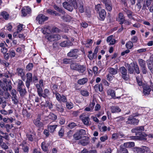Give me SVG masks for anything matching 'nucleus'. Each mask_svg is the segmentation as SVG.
<instances>
[{"instance_id": "58", "label": "nucleus", "mask_w": 153, "mask_h": 153, "mask_svg": "<svg viewBox=\"0 0 153 153\" xmlns=\"http://www.w3.org/2000/svg\"><path fill=\"white\" fill-rule=\"evenodd\" d=\"M73 105L71 102H67L66 103V107L68 109L72 108L73 107Z\"/></svg>"}, {"instance_id": "8", "label": "nucleus", "mask_w": 153, "mask_h": 153, "mask_svg": "<svg viewBox=\"0 0 153 153\" xmlns=\"http://www.w3.org/2000/svg\"><path fill=\"white\" fill-rule=\"evenodd\" d=\"M41 119V116L40 114H39L37 118L33 120V123L36 126L38 127H41L43 126V123L40 120Z\"/></svg>"}, {"instance_id": "25", "label": "nucleus", "mask_w": 153, "mask_h": 153, "mask_svg": "<svg viewBox=\"0 0 153 153\" xmlns=\"http://www.w3.org/2000/svg\"><path fill=\"white\" fill-rule=\"evenodd\" d=\"M51 32V27L49 26H47L45 27L44 28V30L43 31V33L44 34L46 33L50 34Z\"/></svg>"}, {"instance_id": "17", "label": "nucleus", "mask_w": 153, "mask_h": 153, "mask_svg": "<svg viewBox=\"0 0 153 153\" xmlns=\"http://www.w3.org/2000/svg\"><path fill=\"white\" fill-rule=\"evenodd\" d=\"M113 35H110L108 36L107 39V42L109 45H113L116 42V40L112 38Z\"/></svg>"}, {"instance_id": "15", "label": "nucleus", "mask_w": 153, "mask_h": 153, "mask_svg": "<svg viewBox=\"0 0 153 153\" xmlns=\"http://www.w3.org/2000/svg\"><path fill=\"white\" fill-rule=\"evenodd\" d=\"M84 139L79 141V143L81 144L82 146H86L88 144L89 141V138L86 137H84Z\"/></svg>"}, {"instance_id": "39", "label": "nucleus", "mask_w": 153, "mask_h": 153, "mask_svg": "<svg viewBox=\"0 0 153 153\" xmlns=\"http://www.w3.org/2000/svg\"><path fill=\"white\" fill-rule=\"evenodd\" d=\"M17 91L19 92L20 96L21 97L24 96L27 92L25 88H23V89H22L18 90Z\"/></svg>"}, {"instance_id": "32", "label": "nucleus", "mask_w": 153, "mask_h": 153, "mask_svg": "<svg viewBox=\"0 0 153 153\" xmlns=\"http://www.w3.org/2000/svg\"><path fill=\"white\" fill-rule=\"evenodd\" d=\"M42 149L44 152H47L48 150V145L45 142H42L41 145Z\"/></svg>"}, {"instance_id": "51", "label": "nucleus", "mask_w": 153, "mask_h": 153, "mask_svg": "<svg viewBox=\"0 0 153 153\" xmlns=\"http://www.w3.org/2000/svg\"><path fill=\"white\" fill-rule=\"evenodd\" d=\"M11 94L12 95L11 97H14L17 96V92L16 91L15 89H13L11 91Z\"/></svg>"}, {"instance_id": "21", "label": "nucleus", "mask_w": 153, "mask_h": 153, "mask_svg": "<svg viewBox=\"0 0 153 153\" xmlns=\"http://www.w3.org/2000/svg\"><path fill=\"white\" fill-rule=\"evenodd\" d=\"M94 88L96 91L97 92L99 91L100 92H102L103 90L102 84H96L94 86Z\"/></svg>"}, {"instance_id": "45", "label": "nucleus", "mask_w": 153, "mask_h": 153, "mask_svg": "<svg viewBox=\"0 0 153 153\" xmlns=\"http://www.w3.org/2000/svg\"><path fill=\"white\" fill-rule=\"evenodd\" d=\"M134 68L135 72L137 74H139L140 73V70L139 66L137 63H134Z\"/></svg>"}, {"instance_id": "34", "label": "nucleus", "mask_w": 153, "mask_h": 153, "mask_svg": "<svg viewBox=\"0 0 153 153\" xmlns=\"http://www.w3.org/2000/svg\"><path fill=\"white\" fill-rule=\"evenodd\" d=\"M53 7L54 9L59 12L60 13H61L62 14H64L65 13V12L61 8H59L56 5H54L53 6Z\"/></svg>"}, {"instance_id": "37", "label": "nucleus", "mask_w": 153, "mask_h": 153, "mask_svg": "<svg viewBox=\"0 0 153 153\" xmlns=\"http://www.w3.org/2000/svg\"><path fill=\"white\" fill-rule=\"evenodd\" d=\"M82 136L77 131L73 135V137L76 140H77L80 139L82 138Z\"/></svg>"}, {"instance_id": "9", "label": "nucleus", "mask_w": 153, "mask_h": 153, "mask_svg": "<svg viewBox=\"0 0 153 153\" xmlns=\"http://www.w3.org/2000/svg\"><path fill=\"white\" fill-rule=\"evenodd\" d=\"M80 118L82 120L83 124L86 126H90L91 124V122L90 120V118L88 117H82V116L81 115L80 116Z\"/></svg>"}, {"instance_id": "59", "label": "nucleus", "mask_w": 153, "mask_h": 153, "mask_svg": "<svg viewBox=\"0 0 153 153\" xmlns=\"http://www.w3.org/2000/svg\"><path fill=\"white\" fill-rule=\"evenodd\" d=\"M0 146H1L3 149H7L8 148V146L3 142L1 144H0Z\"/></svg>"}, {"instance_id": "11", "label": "nucleus", "mask_w": 153, "mask_h": 153, "mask_svg": "<svg viewBox=\"0 0 153 153\" xmlns=\"http://www.w3.org/2000/svg\"><path fill=\"white\" fill-rule=\"evenodd\" d=\"M144 148L135 147L133 149V151L135 153H144L145 150H147L148 148L146 146H144Z\"/></svg>"}, {"instance_id": "48", "label": "nucleus", "mask_w": 153, "mask_h": 153, "mask_svg": "<svg viewBox=\"0 0 153 153\" xmlns=\"http://www.w3.org/2000/svg\"><path fill=\"white\" fill-rule=\"evenodd\" d=\"M20 87H25V85L23 82L21 80L19 79L18 81L17 88Z\"/></svg>"}, {"instance_id": "31", "label": "nucleus", "mask_w": 153, "mask_h": 153, "mask_svg": "<svg viewBox=\"0 0 153 153\" xmlns=\"http://www.w3.org/2000/svg\"><path fill=\"white\" fill-rule=\"evenodd\" d=\"M62 19L66 22H69L72 19V17L70 16L65 15L61 18Z\"/></svg>"}, {"instance_id": "35", "label": "nucleus", "mask_w": 153, "mask_h": 153, "mask_svg": "<svg viewBox=\"0 0 153 153\" xmlns=\"http://www.w3.org/2000/svg\"><path fill=\"white\" fill-rule=\"evenodd\" d=\"M44 93L42 94V97L45 98L49 95L50 91L48 89H45L44 90Z\"/></svg>"}, {"instance_id": "7", "label": "nucleus", "mask_w": 153, "mask_h": 153, "mask_svg": "<svg viewBox=\"0 0 153 153\" xmlns=\"http://www.w3.org/2000/svg\"><path fill=\"white\" fill-rule=\"evenodd\" d=\"M79 51V50L77 49H71L67 54V55L68 56L70 57H75L76 58L78 56L77 53Z\"/></svg>"}, {"instance_id": "47", "label": "nucleus", "mask_w": 153, "mask_h": 153, "mask_svg": "<svg viewBox=\"0 0 153 153\" xmlns=\"http://www.w3.org/2000/svg\"><path fill=\"white\" fill-rule=\"evenodd\" d=\"M133 46L132 42H128L126 44V48L128 49H131Z\"/></svg>"}, {"instance_id": "43", "label": "nucleus", "mask_w": 153, "mask_h": 153, "mask_svg": "<svg viewBox=\"0 0 153 153\" xmlns=\"http://www.w3.org/2000/svg\"><path fill=\"white\" fill-rule=\"evenodd\" d=\"M56 109L57 111L60 112H62L64 111V108L63 107L59 104H56Z\"/></svg>"}, {"instance_id": "40", "label": "nucleus", "mask_w": 153, "mask_h": 153, "mask_svg": "<svg viewBox=\"0 0 153 153\" xmlns=\"http://www.w3.org/2000/svg\"><path fill=\"white\" fill-rule=\"evenodd\" d=\"M22 146V149L25 152L27 153L28 151L29 148L26 145L23 143L20 145Z\"/></svg>"}, {"instance_id": "16", "label": "nucleus", "mask_w": 153, "mask_h": 153, "mask_svg": "<svg viewBox=\"0 0 153 153\" xmlns=\"http://www.w3.org/2000/svg\"><path fill=\"white\" fill-rule=\"evenodd\" d=\"M148 61V68L151 71V73L153 74V58H150Z\"/></svg>"}, {"instance_id": "24", "label": "nucleus", "mask_w": 153, "mask_h": 153, "mask_svg": "<svg viewBox=\"0 0 153 153\" xmlns=\"http://www.w3.org/2000/svg\"><path fill=\"white\" fill-rule=\"evenodd\" d=\"M57 126V125H51L50 124L48 126V130L50 132L53 133L55 131Z\"/></svg>"}, {"instance_id": "38", "label": "nucleus", "mask_w": 153, "mask_h": 153, "mask_svg": "<svg viewBox=\"0 0 153 153\" xmlns=\"http://www.w3.org/2000/svg\"><path fill=\"white\" fill-rule=\"evenodd\" d=\"M1 14L5 20L8 19L9 17V15L6 12H2L1 13Z\"/></svg>"}, {"instance_id": "2", "label": "nucleus", "mask_w": 153, "mask_h": 153, "mask_svg": "<svg viewBox=\"0 0 153 153\" xmlns=\"http://www.w3.org/2000/svg\"><path fill=\"white\" fill-rule=\"evenodd\" d=\"M49 41L53 42L58 40L61 38L59 34H49L45 36Z\"/></svg>"}, {"instance_id": "60", "label": "nucleus", "mask_w": 153, "mask_h": 153, "mask_svg": "<svg viewBox=\"0 0 153 153\" xmlns=\"http://www.w3.org/2000/svg\"><path fill=\"white\" fill-rule=\"evenodd\" d=\"M67 99L65 96L64 95H62L61 96L60 101L59 102H65L67 101Z\"/></svg>"}, {"instance_id": "56", "label": "nucleus", "mask_w": 153, "mask_h": 153, "mask_svg": "<svg viewBox=\"0 0 153 153\" xmlns=\"http://www.w3.org/2000/svg\"><path fill=\"white\" fill-rule=\"evenodd\" d=\"M71 60L70 59L65 58L63 60V62L64 64H69L71 62Z\"/></svg>"}, {"instance_id": "19", "label": "nucleus", "mask_w": 153, "mask_h": 153, "mask_svg": "<svg viewBox=\"0 0 153 153\" xmlns=\"http://www.w3.org/2000/svg\"><path fill=\"white\" fill-rule=\"evenodd\" d=\"M60 45L62 47H67L72 46V44L70 41H64L60 43Z\"/></svg>"}, {"instance_id": "42", "label": "nucleus", "mask_w": 153, "mask_h": 153, "mask_svg": "<svg viewBox=\"0 0 153 153\" xmlns=\"http://www.w3.org/2000/svg\"><path fill=\"white\" fill-rule=\"evenodd\" d=\"M80 93L82 95L85 97H88L89 95V92L86 90H81Z\"/></svg>"}, {"instance_id": "13", "label": "nucleus", "mask_w": 153, "mask_h": 153, "mask_svg": "<svg viewBox=\"0 0 153 153\" xmlns=\"http://www.w3.org/2000/svg\"><path fill=\"white\" fill-rule=\"evenodd\" d=\"M31 11L30 8L28 7H25L22 8L21 10L22 16H26L27 13L29 14L30 13Z\"/></svg>"}, {"instance_id": "29", "label": "nucleus", "mask_w": 153, "mask_h": 153, "mask_svg": "<svg viewBox=\"0 0 153 153\" xmlns=\"http://www.w3.org/2000/svg\"><path fill=\"white\" fill-rule=\"evenodd\" d=\"M139 64L141 68L146 67L145 61L142 59H138Z\"/></svg>"}, {"instance_id": "41", "label": "nucleus", "mask_w": 153, "mask_h": 153, "mask_svg": "<svg viewBox=\"0 0 153 153\" xmlns=\"http://www.w3.org/2000/svg\"><path fill=\"white\" fill-rule=\"evenodd\" d=\"M109 72L112 75H115L117 73V69L112 68H108Z\"/></svg>"}, {"instance_id": "62", "label": "nucleus", "mask_w": 153, "mask_h": 153, "mask_svg": "<svg viewBox=\"0 0 153 153\" xmlns=\"http://www.w3.org/2000/svg\"><path fill=\"white\" fill-rule=\"evenodd\" d=\"M23 25L20 24L18 26L17 28V33H19L22 29Z\"/></svg>"}, {"instance_id": "33", "label": "nucleus", "mask_w": 153, "mask_h": 153, "mask_svg": "<svg viewBox=\"0 0 153 153\" xmlns=\"http://www.w3.org/2000/svg\"><path fill=\"white\" fill-rule=\"evenodd\" d=\"M136 128L137 131L136 134H137V133H141L144 130V127L143 126H138L136 127Z\"/></svg>"}, {"instance_id": "26", "label": "nucleus", "mask_w": 153, "mask_h": 153, "mask_svg": "<svg viewBox=\"0 0 153 153\" xmlns=\"http://www.w3.org/2000/svg\"><path fill=\"white\" fill-rule=\"evenodd\" d=\"M88 81L87 78H83L79 79L77 81V83L80 85H83L87 83Z\"/></svg>"}, {"instance_id": "22", "label": "nucleus", "mask_w": 153, "mask_h": 153, "mask_svg": "<svg viewBox=\"0 0 153 153\" xmlns=\"http://www.w3.org/2000/svg\"><path fill=\"white\" fill-rule=\"evenodd\" d=\"M117 19V21L120 22V24H123L125 20L123 14L121 13H120Z\"/></svg>"}, {"instance_id": "44", "label": "nucleus", "mask_w": 153, "mask_h": 153, "mask_svg": "<svg viewBox=\"0 0 153 153\" xmlns=\"http://www.w3.org/2000/svg\"><path fill=\"white\" fill-rule=\"evenodd\" d=\"M11 99L12 102L14 104L16 105L18 104L19 101L17 96L11 97Z\"/></svg>"}, {"instance_id": "64", "label": "nucleus", "mask_w": 153, "mask_h": 153, "mask_svg": "<svg viewBox=\"0 0 153 153\" xmlns=\"http://www.w3.org/2000/svg\"><path fill=\"white\" fill-rule=\"evenodd\" d=\"M118 137L119 136L118 135V133H114L112 135V138L114 140L117 139L119 138Z\"/></svg>"}, {"instance_id": "61", "label": "nucleus", "mask_w": 153, "mask_h": 153, "mask_svg": "<svg viewBox=\"0 0 153 153\" xmlns=\"http://www.w3.org/2000/svg\"><path fill=\"white\" fill-rule=\"evenodd\" d=\"M9 52L10 53L9 54L11 58L14 57L15 56V53L14 50H10L9 51Z\"/></svg>"}, {"instance_id": "14", "label": "nucleus", "mask_w": 153, "mask_h": 153, "mask_svg": "<svg viewBox=\"0 0 153 153\" xmlns=\"http://www.w3.org/2000/svg\"><path fill=\"white\" fill-rule=\"evenodd\" d=\"M99 14L100 17V20H104L106 16V12L105 10L101 9L99 11Z\"/></svg>"}, {"instance_id": "1", "label": "nucleus", "mask_w": 153, "mask_h": 153, "mask_svg": "<svg viewBox=\"0 0 153 153\" xmlns=\"http://www.w3.org/2000/svg\"><path fill=\"white\" fill-rule=\"evenodd\" d=\"M119 72L121 77L125 81L128 80L129 79V75L128 74L127 69L124 66L120 67Z\"/></svg>"}, {"instance_id": "27", "label": "nucleus", "mask_w": 153, "mask_h": 153, "mask_svg": "<svg viewBox=\"0 0 153 153\" xmlns=\"http://www.w3.org/2000/svg\"><path fill=\"white\" fill-rule=\"evenodd\" d=\"M86 70V67L83 65H79L77 71L79 73L83 74Z\"/></svg>"}, {"instance_id": "49", "label": "nucleus", "mask_w": 153, "mask_h": 153, "mask_svg": "<svg viewBox=\"0 0 153 153\" xmlns=\"http://www.w3.org/2000/svg\"><path fill=\"white\" fill-rule=\"evenodd\" d=\"M48 117L49 118L51 119L52 120H55L57 119V116L56 115L51 113L50 114Z\"/></svg>"}, {"instance_id": "12", "label": "nucleus", "mask_w": 153, "mask_h": 153, "mask_svg": "<svg viewBox=\"0 0 153 153\" xmlns=\"http://www.w3.org/2000/svg\"><path fill=\"white\" fill-rule=\"evenodd\" d=\"M63 5L64 8L71 12L73 10L74 7L72 4L66 1L63 3Z\"/></svg>"}, {"instance_id": "54", "label": "nucleus", "mask_w": 153, "mask_h": 153, "mask_svg": "<svg viewBox=\"0 0 153 153\" xmlns=\"http://www.w3.org/2000/svg\"><path fill=\"white\" fill-rule=\"evenodd\" d=\"M64 130L62 128H61L59 131L58 132V135L60 137H62L64 135Z\"/></svg>"}, {"instance_id": "6", "label": "nucleus", "mask_w": 153, "mask_h": 153, "mask_svg": "<svg viewBox=\"0 0 153 153\" xmlns=\"http://www.w3.org/2000/svg\"><path fill=\"white\" fill-rule=\"evenodd\" d=\"M74 7L76 9L78 8L80 13H83L84 11L83 3L81 1H79L78 2H77L75 5V7Z\"/></svg>"}, {"instance_id": "5", "label": "nucleus", "mask_w": 153, "mask_h": 153, "mask_svg": "<svg viewBox=\"0 0 153 153\" xmlns=\"http://www.w3.org/2000/svg\"><path fill=\"white\" fill-rule=\"evenodd\" d=\"M128 120L126 123L128 124H133L134 125H137L139 122V120L137 119L134 118V117L129 116L128 118Z\"/></svg>"}, {"instance_id": "46", "label": "nucleus", "mask_w": 153, "mask_h": 153, "mask_svg": "<svg viewBox=\"0 0 153 153\" xmlns=\"http://www.w3.org/2000/svg\"><path fill=\"white\" fill-rule=\"evenodd\" d=\"M106 8L107 10L109 11H111L112 9V6L110 3H105Z\"/></svg>"}, {"instance_id": "4", "label": "nucleus", "mask_w": 153, "mask_h": 153, "mask_svg": "<svg viewBox=\"0 0 153 153\" xmlns=\"http://www.w3.org/2000/svg\"><path fill=\"white\" fill-rule=\"evenodd\" d=\"M48 19V17L42 14H39L36 18V20L38 21L39 24H42L44 22Z\"/></svg>"}, {"instance_id": "30", "label": "nucleus", "mask_w": 153, "mask_h": 153, "mask_svg": "<svg viewBox=\"0 0 153 153\" xmlns=\"http://www.w3.org/2000/svg\"><path fill=\"white\" fill-rule=\"evenodd\" d=\"M134 143L133 142H128L124 143L123 146L126 148H130L134 146Z\"/></svg>"}, {"instance_id": "55", "label": "nucleus", "mask_w": 153, "mask_h": 153, "mask_svg": "<svg viewBox=\"0 0 153 153\" xmlns=\"http://www.w3.org/2000/svg\"><path fill=\"white\" fill-rule=\"evenodd\" d=\"M33 67V64L32 63H30L26 66V68L28 71H30L32 69Z\"/></svg>"}, {"instance_id": "20", "label": "nucleus", "mask_w": 153, "mask_h": 153, "mask_svg": "<svg viewBox=\"0 0 153 153\" xmlns=\"http://www.w3.org/2000/svg\"><path fill=\"white\" fill-rule=\"evenodd\" d=\"M108 94V95L111 96V97L114 99L115 98H120V97H115V91L112 89H109L107 91Z\"/></svg>"}, {"instance_id": "50", "label": "nucleus", "mask_w": 153, "mask_h": 153, "mask_svg": "<svg viewBox=\"0 0 153 153\" xmlns=\"http://www.w3.org/2000/svg\"><path fill=\"white\" fill-rule=\"evenodd\" d=\"M127 68L128 73L133 74L134 71L133 68L129 65H128Z\"/></svg>"}, {"instance_id": "28", "label": "nucleus", "mask_w": 153, "mask_h": 153, "mask_svg": "<svg viewBox=\"0 0 153 153\" xmlns=\"http://www.w3.org/2000/svg\"><path fill=\"white\" fill-rule=\"evenodd\" d=\"M118 153H128L127 149L124 147L123 146L121 145L118 151Z\"/></svg>"}, {"instance_id": "18", "label": "nucleus", "mask_w": 153, "mask_h": 153, "mask_svg": "<svg viewBox=\"0 0 153 153\" xmlns=\"http://www.w3.org/2000/svg\"><path fill=\"white\" fill-rule=\"evenodd\" d=\"M111 112L112 113H119L121 111V109L117 106H114L111 107Z\"/></svg>"}, {"instance_id": "36", "label": "nucleus", "mask_w": 153, "mask_h": 153, "mask_svg": "<svg viewBox=\"0 0 153 153\" xmlns=\"http://www.w3.org/2000/svg\"><path fill=\"white\" fill-rule=\"evenodd\" d=\"M79 65L77 63H72L70 65L71 68L74 70L77 71L79 68Z\"/></svg>"}, {"instance_id": "57", "label": "nucleus", "mask_w": 153, "mask_h": 153, "mask_svg": "<svg viewBox=\"0 0 153 153\" xmlns=\"http://www.w3.org/2000/svg\"><path fill=\"white\" fill-rule=\"evenodd\" d=\"M60 31L58 28L55 27H53L51 29V32L59 33Z\"/></svg>"}, {"instance_id": "52", "label": "nucleus", "mask_w": 153, "mask_h": 153, "mask_svg": "<svg viewBox=\"0 0 153 153\" xmlns=\"http://www.w3.org/2000/svg\"><path fill=\"white\" fill-rule=\"evenodd\" d=\"M13 126L12 125H10L7 124L5 126V127L6 129V131L7 132H10V130L13 127Z\"/></svg>"}, {"instance_id": "3", "label": "nucleus", "mask_w": 153, "mask_h": 153, "mask_svg": "<svg viewBox=\"0 0 153 153\" xmlns=\"http://www.w3.org/2000/svg\"><path fill=\"white\" fill-rule=\"evenodd\" d=\"M26 80L25 84L27 87L28 89L30 85V83L33 81L32 74L31 73L28 72L26 75Z\"/></svg>"}, {"instance_id": "23", "label": "nucleus", "mask_w": 153, "mask_h": 153, "mask_svg": "<svg viewBox=\"0 0 153 153\" xmlns=\"http://www.w3.org/2000/svg\"><path fill=\"white\" fill-rule=\"evenodd\" d=\"M143 92L144 94H148L150 93L151 89L149 86L148 85H144L143 87Z\"/></svg>"}, {"instance_id": "10", "label": "nucleus", "mask_w": 153, "mask_h": 153, "mask_svg": "<svg viewBox=\"0 0 153 153\" xmlns=\"http://www.w3.org/2000/svg\"><path fill=\"white\" fill-rule=\"evenodd\" d=\"M16 74L19 76H20L22 79L24 81L25 77H24L25 75L24 71L21 68H18L16 69Z\"/></svg>"}, {"instance_id": "53", "label": "nucleus", "mask_w": 153, "mask_h": 153, "mask_svg": "<svg viewBox=\"0 0 153 153\" xmlns=\"http://www.w3.org/2000/svg\"><path fill=\"white\" fill-rule=\"evenodd\" d=\"M37 92L38 93V95L40 97H42V94L43 93V89L41 87L40 88H38L37 89Z\"/></svg>"}, {"instance_id": "63", "label": "nucleus", "mask_w": 153, "mask_h": 153, "mask_svg": "<svg viewBox=\"0 0 153 153\" xmlns=\"http://www.w3.org/2000/svg\"><path fill=\"white\" fill-rule=\"evenodd\" d=\"M76 126L75 123H71L68 124V126L70 128H73Z\"/></svg>"}]
</instances>
